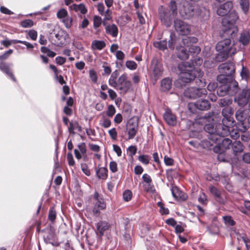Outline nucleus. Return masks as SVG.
<instances>
[{"label":"nucleus","instance_id":"8fccbe9b","mask_svg":"<svg viewBox=\"0 0 250 250\" xmlns=\"http://www.w3.org/2000/svg\"><path fill=\"white\" fill-rule=\"evenodd\" d=\"M232 101L229 99L223 98L220 100V105L222 106H226L230 104Z\"/></svg>","mask_w":250,"mask_h":250},{"label":"nucleus","instance_id":"6e6d98bb","mask_svg":"<svg viewBox=\"0 0 250 250\" xmlns=\"http://www.w3.org/2000/svg\"><path fill=\"white\" fill-rule=\"evenodd\" d=\"M79 149V151L83 155H85L86 152V146L84 143H80L78 146Z\"/></svg>","mask_w":250,"mask_h":250},{"label":"nucleus","instance_id":"4be33fe9","mask_svg":"<svg viewBox=\"0 0 250 250\" xmlns=\"http://www.w3.org/2000/svg\"><path fill=\"white\" fill-rule=\"evenodd\" d=\"M197 41V39L194 37L185 36L182 39L183 44L187 47H188L192 44L196 43Z\"/></svg>","mask_w":250,"mask_h":250},{"label":"nucleus","instance_id":"37998d69","mask_svg":"<svg viewBox=\"0 0 250 250\" xmlns=\"http://www.w3.org/2000/svg\"><path fill=\"white\" fill-rule=\"evenodd\" d=\"M126 66L129 69L134 70L137 68V64L136 63L132 61H127L125 63Z\"/></svg>","mask_w":250,"mask_h":250},{"label":"nucleus","instance_id":"473e14b6","mask_svg":"<svg viewBox=\"0 0 250 250\" xmlns=\"http://www.w3.org/2000/svg\"><path fill=\"white\" fill-rule=\"evenodd\" d=\"M154 46L161 50H164L167 48V42L166 40L156 41L153 43Z\"/></svg>","mask_w":250,"mask_h":250},{"label":"nucleus","instance_id":"f8f14e48","mask_svg":"<svg viewBox=\"0 0 250 250\" xmlns=\"http://www.w3.org/2000/svg\"><path fill=\"white\" fill-rule=\"evenodd\" d=\"M94 198L96 200V202L93 208V212L94 214L96 215L100 212V210L105 208L106 204L104 200L99 195L98 193L95 192Z\"/></svg>","mask_w":250,"mask_h":250},{"label":"nucleus","instance_id":"9d476101","mask_svg":"<svg viewBox=\"0 0 250 250\" xmlns=\"http://www.w3.org/2000/svg\"><path fill=\"white\" fill-rule=\"evenodd\" d=\"M138 121L135 119H130L126 125V129L128 135V139H132L136 135L138 130Z\"/></svg>","mask_w":250,"mask_h":250},{"label":"nucleus","instance_id":"4468645a","mask_svg":"<svg viewBox=\"0 0 250 250\" xmlns=\"http://www.w3.org/2000/svg\"><path fill=\"white\" fill-rule=\"evenodd\" d=\"M233 4L230 1H227L225 3L220 5L217 9V14L220 16L227 15L232 8Z\"/></svg>","mask_w":250,"mask_h":250},{"label":"nucleus","instance_id":"c85d7f7f","mask_svg":"<svg viewBox=\"0 0 250 250\" xmlns=\"http://www.w3.org/2000/svg\"><path fill=\"white\" fill-rule=\"evenodd\" d=\"M177 56L181 60H185L188 58L189 54L186 49L184 47H181L178 50Z\"/></svg>","mask_w":250,"mask_h":250},{"label":"nucleus","instance_id":"58836bf2","mask_svg":"<svg viewBox=\"0 0 250 250\" xmlns=\"http://www.w3.org/2000/svg\"><path fill=\"white\" fill-rule=\"evenodd\" d=\"M138 160L145 165H148L149 163V156L147 155H142L138 157Z\"/></svg>","mask_w":250,"mask_h":250},{"label":"nucleus","instance_id":"864d4df0","mask_svg":"<svg viewBox=\"0 0 250 250\" xmlns=\"http://www.w3.org/2000/svg\"><path fill=\"white\" fill-rule=\"evenodd\" d=\"M89 74L91 81L96 83L97 81V76L95 71L93 69L90 70L89 71Z\"/></svg>","mask_w":250,"mask_h":250},{"label":"nucleus","instance_id":"b1692460","mask_svg":"<svg viewBox=\"0 0 250 250\" xmlns=\"http://www.w3.org/2000/svg\"><path fill=\"white\" fill-rule=\"evenodd\" d=\"M172 85L171 80L168 78H165L162 80L161 82V88L163 91H166L169 90Z\"/></svg>","mask_w":250,"mask_h":250},{"label":"nucleus","instance_id":"c03bdc74","mask_svg":"<svg viewBox=\"0 0 250 250\" xmlns=\"http://www.w3.org/2000/svg\"><path fill=\"white\" fill-rule=\"evenodd\" d=\"M200 50L199 47L193 45V44L188 47V51L191 53L198 54L200 53Z\"/></svg>","mask_w":250,"mask_h":250},{"label":"nucleus","instance_id":"0eeeda50","mask_svg":"<svg viewBox=\"0 0 250 250\" xmlns=\"http://www.w3.org/2000/svg\"><path fill=\"white\" fill-rule=\"evenodd\" d=\"M179 13L181 17L185 19H189L195 14L194 6L187 2H184L180 8Z\"/></svg>","mask_w":250,"mask_h":250},{"label":"nucleus","instance_id":"f3484780","mask_svg":"<svg viewBox=\"0 0 250 250\" xmlns=\"http://www.w3.org/2000/svg\"><path fill=\"white\" fill-rule=\"evenodd\" d=\"M164 118L166 122L170 125L174 126L176 124V117L170 110L166 111L164 114Z\"/></svg>","mask_w":250,"mask_h":250},{"label":"nucleus","instance_id":"13d9d810","mask_svg":"<svg viewBox=\"0 0 250 250\" xmlns=\"http://www.w3.org/2000/svg\"><path fill=\"white\" fill-rule=\"evenodd\" d=\"M81 169L83 172L87 176H89L90 175V170L88 169V166L86 164H81Z\"/></svg>","mask_w":250,"mask_h":250},{"label":"nucleus","instance_id":"ddd939ff","mask_svg":"<svg viewBox=\"0 0 250 250\" xmlns=\"http://www.w3.org/2000/svg\"><path fill=\"white\" fill-rule=\"evenodd\" d=\"M231 41L230 39H226L223 41H220L217 43L216 45V49L217 51L224 52L225 53H229L230 45Z\"/></svg>","mask_w":250,"mask_h":250},{"label":"nucleus","instance_id":"f704fd0d","mask_svg":"<svg viewBox=\"0 0 250 250\" xmlns=\"http://www.w3.org/2000/svg\"><path fill=\"white\" fill-rule=\"evenodd\" d=\"M239 41L244 45L248 44L250 41L249 34L247 32L242 33L239 38Z\"/></svg>","mask_w":250,"mask_h":250},{"label":"nucleus","instance_id":"bf43d9fd","mask_svg":"<svg viewBox=\"0 0 250 250\" xmlns=\"http://www.w3.org/2000/svg\"><path fill=\"white\" fill-rule=\"evenodd\" d=\"M162 72V69L160 65L157 64L154 68V74L157 76H160Z\"/></svg>","mask_w":250,"mask_h":250},{"label":"nucleus","instance_id":"5fc2aeb1","mask_svg":"<svg viewBox=\"0 0 250 250\" xmlns=\"http://www.w3.org/2000/svg\"><path fill=\"white\" fill-rule=\"evenodd\" d=\"M224 220L226 225L232 226L235 224V222L230 216H227L224 217Z\"/></svg>","mask_w":250,"mask_h":250},{"label":"nucleus","instance_id":"052dcab7","mask_svg":"<svg viewBox=\"0 0 250 250\" xmlns=\"http://www.w3.org/2000/svg\"><path fill=\"white\" fill-rule=\"evenodd\" d=\"M145 190L149 192H153L155 191L154 186L152 185V183L149 184H146L144 186Z\"/></svg>","mask_w":250,"mask_h":250},{"label":"nucleus","instance_id":"423d86ee","mask_svg":"<svg viewBox=\"0 0 250 250\" xmlns=\"http://www.w3.org/2000/svg\"><path fill=\"white\" fill-rule=\"evenodd\" d=\"M207 94L205 88L190 87L186 89L184 92L185 96L191 99H196Z\"/></svg>","mask_w":250,"mask_h":250},{"label":"nucleus","instance_id":"2eb2a0df","mask_svg":"<svg viewBox=\"0 0 250 250\" xmlns=\"http://www.w3.org/2000/svg\"><path fill=\"white\" fill-rule=\"evenodd\" d=\"M209 191L210 193L215 197L216 200L220 204H224L225 203L226 200L222 196L220 191L217 189L214 186L209 187Z\"/></svg>","mask_w":250,"mask_h":250},{"label":"nucleus","instance_id":"39448f33","mask_svg":"<svg viewBox=\"0 0 250 250\" xmlns=\"http://www.w3.org/2000/svg\"><path fill=\"white\" fill-rule=\"evenodd\" d=\"M172 15L170 14V11L161 6L159 8V17L162 23L167 27H169L172 23Z\"/></svg>","mask_w":250,"mask_h":250},{"label":"nucleus","instance_id":"4c0bfd02","mask_svg":"<svg viewBox=\"0 0 250 250\" xmlns=\"http://www.w3.org/2000/svg\"><path fill=\"white\" fill-rule=\"evenodd\" d=\"M33 24V21L30 19L24 20L21 22V25L23 28L31 27Z\"/></svg>","mask_w":250,"mask_h":250},{"label":"nucleus","instance_id":"1a4fd4ad","mask_svg":"<svg viewBox=\"0 0 250 250\" xmlns=\"http://www.w3.org/2000/svg\"><path fill=\"white\" fill-rule=\"evenodd\" d=\"M235 101L241 106H245L249 102V106L250 109V88L244 89Z\"/></svg>","mask_w":250,"mask_h":250},{"label":"nucleus","instance_id":"4d7b16f0","mask_svg":"<svg viewBox=\"0 0 250 250\" xmlns=\"http://www.w3.org/2000/svg\"><path fill=\"white\" fill-rule=\"evenodd\" d=\"M109 134L112 140H116L117 137V132L115 128H112L108 131Z\"/></svg>","mask_w":250,"mask_h":250},{"label":"nucleus","instance_id":"412c9836","mask_svg":"<svg viewBox=\"0 0 250 250\" xmlns=\"http://www.w3.org/2000/svg\"><path fill=\"white\" fill-rule=\"evenodd\" d=\"M106 33L111 35L113 37H116L118 33V29L117 26L114 24L108 25L105 27Z\"/></svg>","mask_w":250,"mask_h":250},{"label":"nucleus","instance_id":"ea45409f","mask_svg":"<svg viewBox=\"0 0 250 250\" xmlns=\"http://www.w3.org/2000/svg\"><path fill=\"white\" fill-rule=\"evenodd\" d=\"M12 42H13V43H21L25 45H26L27 48H28V49H32L34 47L33 44H32L31 43H30L28 42H27L26 41H22L17 40H12Z\"/></svg>","mask_w":250,"mask_h":250},{"label":"nucleus","instance_id":"2f4dec72","mask_svg":"<svg viewBox=\"0 0 250 250\" xmlns=\"http://www.w3.org/2000/svg\"><path fill=\"white\" fill-rule=\"evenodd\" d=\"M168 7L173 17H175L177 14V6L175 1L171 0L169 4Z\"/></svg>","mask_w":250,"mask_h":250},{"label":"nucleus","instance_id":"20e7f679","mask_svg":"<svg viewBox=\"0 0 250 250\" xmlns=\"http://www.w3.org/2000/svg\"><path fill=\"white\" fill-rule=\"evenodd\" d=\"M229 110L228 109H223L222 113L224 116V118L222 120V124H219V129L222 128V132H220L222 135H228L229 133V127L233 125V118L230 116L225 115V112Z\"/></svg>","mask_w":250,"mask_h":250},{"label":"nucleus","instance_id":"e2e57ef3","mask_svg":"<svg viewBox=\"0 0 250 250\" xmlns=\"http://www.w3.org/2000/svg\"><path fill=\"white\" fill-rule=\"evenodd\" d=\"M67 160L69 166H73L75 165V161L73 155L71 153H68L67 154Z\"/></svg>","mask_w":250,"mask_h":250},{"label":"nucleus","instance_id":"f257e3e1","mask_svg":"<svg viewBox=\"0 0 250 250\" xmlns=\"http://www.w3.org/2000/svg\"><path fill=\"white\" fill-rule=\"evenodd\" d=\"M179 71V80L183 83H188L193 81L196 78L202 83L199 78L203 75V72L199 69H194V65L189 62H181L177 66ZM197 83V81H196Z\"/></svg>","mask_w":250,"mask_h":250},{"label":"nucleus","instance_id":"79ce46f5","mask_svg":"<svg viewBox=\"0 0 250 250\" xmlns=\"http://www.w3.org/2000/svg\"><path fill=\"white\" fill-rule=\"evenodd\" d=\"M102 22V19L99 16H95L93 19V25L95 28L99 27Z\"/></svg>","mask_w":250,"mask_h":250},{"label":"nucleus","instance_id":"680f3d73","mask_svg":"<svg viewBox=\"0 0 250 250\" xmlns=\"http://www.w3.org/2000/svg\"><path fill=\"white\" fill-rule=\"evenodd\" d=\"M56 211L51 209L49 210L48 214V218L51 221L53 222L56 219Z\"/></svg>","mask_w":250,"mask_h":250},{"label":"nucleus","instance_id":"72a5a7b5","mask_svg":"<svg viewBox=\"0 0 250 250\" xmlns=\"http://www.w3.org/2000/svg\"><path fill=\"white\" fill-rule=\"evenodd\" d=\"M205 130L209 133L208 138L209 140V137L213 134H215L216 127L214 128V125L212 124H207L204 126Z\"/></svg>","mask_w":250,"mask_h":250},{"label":"nucleus","instance_id":"cd10ccee","mask_svg":"<svg viewBox=\"0 0 250 250\" xmlns=\"http://www.w3.org/2000/svg\"><path fill=\"white\" fill-rule=\"evenodd\" d=\"M0 69L9 75L10 78L14 81H16L15 78L14 77L13 73L10 71L8 66L7 64L3 62L0 63Z\"/></svg>","mask_w":250,"mask_h":250},{"label":"nucleus","instance_id":"a18cd8bd","mask_svg":"<svg viewBox=\"0 0 250 250\" xmlns=\"http://www.w3.org/2000/svg\"><path fill=\"white\" fill-rule=\"evenodd\" d=\"M67 12L64 9H62L60 10L57 14V17L59 19H64L67 17Z\"/></svg>","mask_w":250,"mask_h":250},{"label":"nucleus","instance_id":"5701e85b","mask_svg":"<svg viewBox=\"0 0 250 250\" xmlns=\"http://www.w3.org/2000/svg\"><path fill=\"white\" fill-rule=\"evenodd\" d=\"M232 148L234 154L236 155L237 153L242 152L244 146L241 142L235 141L232 144Z\"/></svg>","mask_w":250,"mask_h":250},{"label":"nucleus","instance_id":"6e6552de","mask_svg":"<svg viewBox=\"0 0 250 250\" xmlns=\"http://www.w3.org/2000/svg\"><path fill=\"white\" fill-rule=\"evenodd\" d=\"M174 25L177 32L181 35H188L190 32L189 25L179 19L174 21Z\"/></svg>","mask_w":250,"mask_h":250},{"label":"nucleus","instance_id":"c9c22d12","mask_svg":"<svg viewBox=\"0 0 250 250\" xmlns=\"http://www.w3.org/2000/svg\"><path fill=\"white\" fill-rule=\"evenodd\" d=\"M241 8L245 14H247L249 9V1L248 0H240Z\"/></svg>","mask_w":250,"mask_h":250},{"label":"nucleus","instance_id":"a878e982","mask_svg":"<svg viewBox=\"0 0 250 250\" xmlns=\"http://www.w3.org/2000/svg\"><path fill=\"white\" fill-rule=\"evenodd\" d=\"M76 128L79 132H81L82 128L79 123L75 121L74 122H70L68 127V131L70 134H74L75 133L74 130Z\"/></svg>","mask_w":250,"mask_h":250},{"label":"nucleus","instance_id":"3c124183","mask_svg":"<svg viewBox=\"0 0 250 250\" xmlns=\"http://www.w3.org/2000/svg\"><path fill=\"white\" fill-rule=\"evenodd\" d=\"M62 22L66 28H69L72 25V19L71 18L67 17L63 19Z\"/></svg>","mask_w":250,"mask_h":250},{"label":"nucleus","instance_id":"bb28decb","mask_svg":"<svg viewBox=\"0 0 250 250\" xmlns=\"http://www.w3.org/2000/svg\"><path fill=\"white\" fill-rule=\"evenodd\" d=\"M107 169L105 167H100L98 169L96 170V172L99 178L102 179H105L107 177Z\"/></svg>","mask_w":250,"mask_h":250},{"label":"nucleus","instance_id":"9b49d317","mask_svg":"<svg viewBox=\"0 0 250 250\" xmlns=\"http://www.w3.org/2000/svg\"><path fill=\"white\" fill-rule=\"evenodd\" d=\"M213 143L211 142L210 145L213 146ZM216 143L218 145L214 147V151L215 152H219L220 151L224 152L225 150L229 148L232 144V141L229 138H224L222 139Z\"/></svg>","mask_w":250,"mask_h":250},{"label":"nucleus","instance_id":"338daca9","mask_svg":"<svg viewBox=\"0 0 250 250\" xmlns=\"http://www.w3.org/2000/svg\"><path fill=\"white\" fill-rule=\"evenodd\" d=\"M243 160L246 163H250V152L246 153L243 155Z\"/></svg>","mask_w":250,"mask_h":250},{"label":"nucleus","instance_id":"f03ea898","mask_svg":"<svg viewBox=\"0 0 250 250\" xmlns=\"http://www.w3.org/2000/svg\"><path fill=\"white\" fill-rule=\"evenodd\" d=\"M117 77L118 72L116 70L112 73L108 81L109 84L117 90L120 91L121 94H125L130 89L131 83L127 80V75L125 73L120 76L116 81Z\"/></svg>","mask_w":250,"mask_h":250},{"label":"nucleus","instance_id":"0e129e2a","mask_svg":"<svg viewBox=\"0 0 250 250\" xmlns=\"http://www.w3.org/2000/svg\"><path fill=\"white\" fill-rule=\"evenodd\" d=\"M110 170L112 172H115L117 171V163L114 161H112L109 164Z\"/></svg>","mask_w":250,"mask_h":250},{"label":"nucleus","instance_id":"7c9ffc66","mask_svg":"<svg viewBox=\"0 0 250 250\" xmlns=\"http://www.w3.org/2000/svg\"><path fill=\"white\" fill-rule=\"evenodd\" d=\"M235 117L237 120L240 122L242 125H244V122L246 119V114L241 110H238L235 113Z\"/></svg>","mask_w":250,"mask_h":250},{"label":"nucleus","instance_id":"7ed1b4c3","mask_svg":"<svg viewBox=\"0 0 250 250\" xmlns=\"http://www.w3.org/2000/svg\"><path fill=\"white\" fill-rule=\"evenodd\" d=\"M221 74L218 76L217 80L220 83H227L228 80H232V75L235 71L234 65L232 62L222 63L219 66Z\"/></svg>","mask_w":250,"mask_h":250},{"label":"nucleus","instance_id":"69168bd1","mask_svg":"<svg viewBox=\"0 0 250 250\" xmlns=\"http://www.w3.org/2000/svg\"><path fill=\"white\" fill-rule=\"evenodd\" d=\"M28 35L32 40L35 41L37 38V32L35 30H31L29 31Z\"/></svg>","mask_w":250,"mask_h":250},{"label":"nucleus","instance_id":"393cba45","mask_svg":"<svg viewBox=\"0 0 250 250\" xmlns=\"http://www.w3.org/2000/svg\"><path fill=\"white\" fill-rule=\"evenodd\" d=\"M105 46V43L103 41L94 40L91 43V48L93 50H102Z\"/></svg>","mask_w":250,"mask_h":250},{"label":"nucleus","instance_id":"a211bd4d","mask_svg":"<svg viewBox=\"0 0 250 250\" xmlns=\"http://www.w3.org/2000/svg\"><path fill=\"white\" fill-rule=\"evenodd\" d=\"M222 128H220L219 129V124L216 125V130L215 134L212 135L209 137V143H211V142L212 143H217L218 141L221 140L223 137H224L225 136L227 135H222L220 132H222Z\"/></svg>","mask_w":250,"mask_h":250},{"label":"nucleus","instance_id":"603ef678","mask_svg":"<svg viewBox=\"0 0 250 250\" xmlns=\"http://www.w3.org/2000/svg\"><path fill=\"white\" fill-rule=\"evenodd\" d=\"M131 197L132 192L129 190H126L123 193V198L125 201H128Z\"/></svg>","mask_w":250,"mask_h":250},{"label":"nucleus","instance_id":"774afa93","mask_svg":"<svg viewBox=\"0 0 250 250\" xmlns=\"http://www.w3.org/2000/svg\"><path fill=\"white\" fill-rule=\"evenodd\" d=\"M242 239L246 245L247 250H250V240L247 237H242Z\"/></svg>","mask_w":250,"mask_h":250},{"label":"nucleus","instance_id":"09e8293b","mask_svg":"<svg viewBox=\"0 0 250 250\" xmlns=\"http://www.w3.org/2000/svg\"><path fill=\"white\" fill-rule=\"evenodd\" d=\"M137 150L136 146H130L128 147L127 151L129 153V156L132 157L136 154Z\"/></svg>","mask_w":250,"mask_h":250},{"label":"nucleus","instance_id":"dca6fc26","mask_svg":"<svg viewBox=\"0 0 250 250\" xmlns=\"http://www.w3.org/2000/svg\"><path fill=\"white\" fill-rule=\"evenodd\" d=\"M172 196L177 200H185L187 196L183 192L180 190L177 187H172L171 189Z\"/></svg>","mask_w":250,"mask_h":250},{"label":"nucleus","instance_id":"6ab92c4d","mask_svg":"<svg viewBox=\"0 0 250 250\" xmlns=\"http://www.w3.org/2000/svg\"><path fill=\"white\" fill-rule=\"evenodd\" d=\"M96 227L98 233L102 236L104 235V232L109 229L110 226L105 221H101L97 224Z\"/></svg>","mask_w":250,"mask_h":250},{"label":"nucleus","instance_id":"c756f323","mask_svg":"<svg viewBox=\"0 0 250 250\" xmlns=\"http://www.w3.org/2000/svg\"><path fill=\"white\" fill-rule=\"evenodd\" d=\"M71 7L73 10L75 11H80L83 14H85L87 11L85 5L83 3L80 4H74Z\"/></svg>","mask_w":250,"mask_h":250},{"label":"nucleus","instance_id":"e433bc0d","mask_svg":"<svg viewBox=\"0 0 250 250\" xmlns=\"http://www.w3.org/2000/svg\"><path fill=\"white\" fill-rule=\"evenodd\" d=\"M41 50L42 53H46L49 57L53 58L56 55V53L50 50L46 47H42Z\"/></svg>","mask_w":250,"mask_h":250},{"label":"nucleus","instance_id":"a19ab883","mask_svg":"<svg viewBox=\"0 0 250 250\" xmlns=\"http://www.w3.org/2000/svg\"><path fill=\"white\" fill-rule=\"evenodd\" d=\"M115 107L113 105H109L107 108L106 115L109 117H112L115 113Z\"/></svg>","mask_w":250,"mask_h":250},{"label":"nucleus","instance_id":"de8ad7c7","mask_svg":"<svg viewBox=\"0 0 250 250\" xmlns=\"http://www.w3.org/2000/svg\"><path fill=\"white\" fill-rule=\"evenodd\" d=\"M13 52V50L12 49H9L5 52L4 54L0 56V61L2 62L6 60Z\"/></svg>","mask_w":250,"mask_h":250},{"label":"nucleus","instance_id":"aec40b11","mask_svg":"<svg viewBox=\"0 0 250 250\" xmlns=\"http://www.w3.org/2000/svg\"><path fill=\"white\" fill-rule=\"evenodd\" d=\"M193 105L197 109L201 110L208 109L210 107L208 102L206 100L198 101L196 102Z\"/></svg>","mask_w":250,"mask_h":250},{"label":"nucleus","instance_id":"49530a36","mask_svg":"<svg viewBox=\"0 0 250 250\" xmlns=\"http://www.w3.org/2000/svg\"><path fill=\"white\" fill-rule=\"evenodd\" d=\"M241 76L243 79L247 80L249 77V71L246 67H243L241 72Z\"/></svg>","mask_w":250,"mask_h":250}]
</instances>
